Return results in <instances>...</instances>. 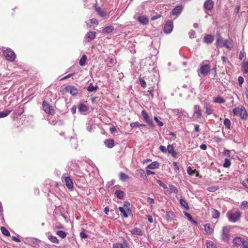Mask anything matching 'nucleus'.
I'll list each match as a JSON object with an SVG mask.
<instances>
[{
	"label": "nucleus",
	"mask_w": 248,
	"mask_h": 248,
	"mask_svg": "<svg viewBox=\"0 0 248 248\" xmlns=\"http://www.w3.org/2000/svg\"><path fill=\"white\" fill-rule=\"evenodd\" d=\"M232 112L234 115L239 116L243 119H246L248 116L246 109L242 106L233 109Z\"/></svg>",
	"instance_id": "nucleus-1"
},
{
	"label": "nucleus",
	"mask_w": 248,
	"mask_h": 248,
	"mask_svg": "<svg viewBox=\"0 0 248 248\" xmlns=\"http://www.w3.org/2000/svg\"><path fill=\"white\" fill-rule=\"evenodd\" d=\"M115 195L117 198L122 200L124 198V193L122 190H117L115 191Z\"/></svg>",
	"instance_id": "nucleus-27"
},
{
	"label": "nucleus",
	"mask_w": 248,
	"mask_h": 248,
	"mask_svg": "<svg viewBox=\"0 0 248 248\" xmlns=\"http://www.w3.org/2000/svg\"><path fill=\"white\" fill-rule=\"evenodd\" d=\"M49 240L52 243H55V244H59V241L58 239L57 238V237L53 235H49L48 237Z\"/></svg>",
	"instance_id": "nucleus-39"
},
{
	"label": "nucleus",
	"mask_w": 248,
	"mask_h": 248,
	"mask_svg": "<svg viewBox=\"0 0 248 248\" xmlns=\"http://www.w3.org/2000/svg\"><path fill=\"white\" fill-rule=\"evenodd\" d=\"M56 234L62 238H64L66 236V233L62 231H58L56 232Z\"/></svg>",
	"instance_id": "nucleus-43"
},
{
	"label": "nucleus",
	"mask_w": 248,
	"mask_h": 248,
	"mask_svg": "<svg viewBox=\"0 0 248 248\" xmlns=\"http://www.w3.org/2000/svg\"><path fill=\"white\" fill-rule=\"evenodd\" d=\"M87 60V57L85 55H83L80 59L79 64L80 66H84Z\"/></svg>",
	"instance_id": "nucleus-38"
},
{
	"label": "nucleus",
	"mask_w": 248,
	"mask_h": 248,
	"mask_svg": "<svg viewBox=\"0 0 248 248\" xmlns=\"http://www.w3.org/2000/svg\"><path fill=\"white\" fill-rule=\"evenodd\" d=\"M137 175L142 178L146 179L147 178L146 174H145L144 170L143 169H138L136 170Z\"/></svg>",
	"instance_id": "nucleus-28"
},
{
	"label": "nucleus",
	"mask_w": 248,
	"mask_h": 248,
	"mask_svg": "<svg viewBox=\"0 0 248 248\" xmlns=\"http://www.w3.org/2000/svg\"><path fill=\"white\" fill-rule=\"evenodd\" d=\"M173 28V22L171 21H168L164 26V31L166 33H170L172 31Z\"/></svg>",
	"instance_id": "nucleus-10"
},
{
	"label": "nucleus",
	"mask_w": 248,
	"mask_h": 248,
	"mask_svg": "<svg viewBox=\"0 0 248 248\" xmlns=\"http://www.w3.org/2000/svg\"><path fill=\"white\" fill-rule=\"evenodd\" d=\"M171 154L172 156H175L177 153L174 150V147L172 145H169L167 147V152Z\"/></svg>",
	"instance_id": "nucleus-25"
},
{
	"label": "nucleus",
	"mask_w": 248,
	"mask_h": 248,
	"mask_svg": "<svg viewBox=\"0 0 248 248\" xmlns=\"http://www.w3.org/2000/svg\"><path fill=\"white\" fill-rule=\"evenodd\" d=\"M146 217L148 218V221L150 223H153L154 222L153 218V217L151 216H150L149 215H146Z\"/></svg>",
	"instance_id": "nucleus-61"
},
{
	"label": "nucleus",
	"mask_w": 248,
	"mask_h": 248,
	"mask_svg": "<svg viewBox=\"0 0 248 248\" xmlns=\"http://www.w3.org/2000/svg\"><path fill=\"white\" fill-rule=\"evenodd\" d=\"M242 247L243 248H248V239L244 240Z\"/></svg>",
	"instance_id": "nucleus-58"
},
{
	"label": "nucleus",
	"mask_w": 248,
	"mask_h": 248,
	"mask_svg": "<svg viewBox=\"0 0 248 248\" xmlns=\"http://www.w3.org/2000/svg\"><path fill=\"white\" fill-rule=\"evenodd\" d=\"M167 215L170 218V220L173 219L174 217V215L171 212H167Z\"/></svg>",
	"instance_id": "nucleus-56"
},
{
	"label": "nucleus",
	"mask_w": 248,
	"mask_h": 248,
	"mask_svg": "<svg viewBox=\"0 0 248 248\" xmlns=\"http://www.w3.org/2000/svg\"><path fill=\"white\" fill-rule=\"evenodd\" d=\"M159 150L163 153H167V149L164 146L160 145L159 146Z\"/></svg>",
	"instance_id": "nucleus-57"
},
{
	"label": "nucleus",
	"mask_w": 248,
	"mask_h": 248,
	"mask_svg": "<svg viewBox=\"0 0 248 248\" xmlns=\"http://www.w3.org/2000/svg\"><path fill=\"white\" fill-rule=\"evenodd\" d=\"M95 11L97 12L98 14L101 17H104L106 15V13L103 11L101 8L99 7L95 8Z\"/></svg>",
	"instance_id": "nucleus-30"
},
{
	"label": "nucleus",
	"mask_w": 248,
	"mask_h": 248,
	"mask_svg": "<svg viewBox=\"0 0 248 248\" xmlns=\"http://www.w3.org/2000/svg\"><path fill=\"white\" fill-rule=\"evenodd\" d=\"M155 121L157 123L158 125L160 126H162L164 125L163 123L158 120L157 117L155 116L154 118Z\"/></svg>",
	"instance_id": "nucleus-53"
},
{
	"label": "nucleus",
	"mask_w": 248,
	"mask_h": 248,
	"mask_svg": "<svg viewBox=\"0 0 248 248\" xmlns=\"http://www.w3.org/2000/svg\"><path fill=\"white\" fill-rule=\"evenodd\" d=\"M230 165H231L230 160L228 158H226L225 159L224 163L223 164V167L224 168H228V167H230Z\"/></svg>",
	"instance_id": "nucleus-49"
},
{
	"label": "nucleus",
	"mask_w": 248,
	"mask_h": 248,
	"mask_svg": "<svg viewBox=\"0 0 248 248\" xmlns=\"http://www.w3.org/2000/svg\"><path fill=\"white\" fill-rule=\"evenodd\" d=\"M62 180L68 189H73V183L70 177L63 175L62 177Z\"/></svg>",
	"instance_id": "nucleus-8"
},
{
	"label": "nucleus",
	"mask_w": 248,
	"mask_h": 248,
	"mask_svg": "<svg viewBox=\"0 0 248 248\" xmlns=\"http://www.w3.org/2000/svg\"><path fill=\"white\" fill-rule=\"evenodd\" d=\"M204 231L207 234H212L214 232V227L210 224L207 223L204 225Z\"/></svg>",
	"instance_id": "nucleus-13"
},
{
	"label": "nucleus",
	"mask_w": 248,
	"mask_h": 248,
	"mask_svg": "<svg viewBox=\"0 0 248 248\" xmlns=\"http://www.w3.org/2000/svg\"><path fill=\"white\" fill-rule=\"evenodd\" d=\"M104 144L106 147L112 148L114 146V140L112 139L107 140L104 141Z\"/></svg>",
	"instance_id": "nucleus-23"
},
{
	"label": "nucleus",
	"mask_w": 248,
	"mask_h": 248,
	"mask_svg": "<svg viewBox=\"0 0 248 248\" xmlns=\"http://www.w3.org/2000/svg\"><path fill=\"white\" fill-rule=\"evenodd\" d=\"M170 192H174L175 193H177L178 192L177 188L173 185L170 186Z\"/></svg>",
	"instance_id": "nucleus-47"
},
{
	"label": "nucleus",
	"mask_w": 248,
	"mask_h": 248,
	"mask_svg": "<svg viewBox=\"0 0 248 248\" xmlns=\"http://www.w3.org/2000/svg\"><path fill=\"white\" fill-rule=\"evenodd\" d=\"M225 46L227 48H231L232 47V43L229 40H225L222 44V46Z\"/></svg>",
	"instance_id": "nucleus-33"
},
{
	"label": "nucleus",
	"mask_w": 248,
	"mask_h": 248,
	"mask_svg": "<svg viewBox=\"0 0 248 248\" xmlns=\"http://www.w3.org/2000/svg\"><path fill=\"white\" fill-rule=\"evenodd\" d=\"M114 30V28L112 26H108L103 28L102 32L103 33H109L111 32Z\"/></svg>",
	"instance_id": "nucleus-24"
},
{
	"label": "nucleus",
	"mask_w": 248,
	"mask_h": 248,
	"mask_svg": "<svg viewBox=\"0 0 248 248\" xmlns=\"http://www.w3.org/2000/svg\"><path fill=\"white\" fill-rule=\"evenodd\" d=\"M214 2L212 0H206L204 3V8L207 10H211L213 9Z\"/></svg>",
	"instance_id": "nucleus-11"
},
{
	"label": "nucleus",
	"mask_w": 248,
	"mask_h": 248,
	"mask_svg": "<svg viewBox=\"0 0 248 248\" xmlns=\"http://www.w3.org/2000/svg\"><path fill=\"white\" fill-rule=\"evenodd\" d=\"M176 111L179 117H181L184 115V111L182 109H178Z\"/></svg>",
	"instance_id": "nucleus-54"
},
{
	"label": "nucleus",
	"mask_w": 248,
	"mask_h": 248,
	"mask_svg": "<svg viewBox=\"0 0 248 248\" xmlns=\"http://www.w3.org/2000/svg\"><path fill=\"white\" fill-rule=\"evenodd\" d=\"M80 237L82 238H86L87 237V235H86V234L83 232H81L80 233Z\"/></svg>",
	"instance_id": "nucleus-63"
},
{
	"label": "nucleus",
	"mask_w": 248,
	"mask_h": 248,
	"mask_svg": "<svg viewBox=\"0 0 248 248\" xmlns=\"http://www.w3.org/2000/svg\"><path fill=\"white\" fill-rule=\"evenodd\" d=\"M214 102L222 104L225 102V100L222 97L218 96L215 99Z\"/></svg>",
	"instance_id": "nucleus-42"
},
{
	"label": "nucleus",
	"mask_w": 248,
	"mask_h": 248,
	"mask_svg": "<svg viewBox=\"0 0 248 248\" xmlns=\"http://www.w3.org/2000/svg\"><path fill=\"white\" fill-rule=\"evenodd\" d=\"M119 178L122 181H125L129 178V176L124 172H120L119 174Z\"/></svg>",
	"instance_id": "nucleus-37"
},
{
	"label": "nucleus",
	"mask_w": 248,
	"mask_h": 248,
	"mask_svg": "<svg viewBox=\"0 0 248 248\" xmlns=\"http://www.w3.org/2000/svg\"><path fill=\"white\" fill-rule=\"evenodd\" d=\"M43 110L47 114L53 115L55 114V110L53 107L46 101H44L42 103Z\"/></svg>",
	"instance_id": "nucleus-4"
},
{
	"label": "nucleus",
	"mask_w": 248,
	"mask_h": 248,
	"mask_svg": "<svg viewBox=\"0 0 248 248\" xmlns=\"http://www.w3.org/2000/svg\"><path fill=\"white\" fill-rule=\"evenodd\" d=\"M223 43V40L219 34H218L216 44L217 46L222 47Z\"/></svg>",
	"instance_id": "nucleus-34"
},
{
	"label": "nucleus",
	"mask_w": 248,
	"mask_h": 248,
	"mask_svg": "<svg viewBox=\"0 0 248 248\" xmlns=\"http://www.w3.org/2000/svg\"><path fill=\"white\" fill-rule=\"evenodd\" d=\"M242 67L244 72L245 73L248 74V61H244L243 62Z\"/></svg>",
	"instance_id": "nucleus-29"
},
{
	"label": "nucleus",
	"mask_w": 248,
	"mask_h": 248,
	"mask_svg": "<svg viewBox=\"0 0 248 248\" xmlns=\"http://www.w3.org/2000/svg\"><path fill=\"white\" fill-rule=\"evenodd\" d=\"M214 40V36L211 34H206L203 38V42L206 44H211Z\"/></svg>",
	"instance_id": "nucleus-17"
},
{
	"label": "nucleus",
	"mask_w": 248,
	"mask_h": 248,
	"mask_svg": "<svg viewBox=\"0 0 248 248\" xmlns=\"http://www.w3.org/2000/svg\"><path fill=\"white\" fill-rule=\"evenodd\" d=\"M138 20L143 25H147L149 22L148 18L145 16H140Z\"/></svg>",
	"instance_id": "nucleus-19"
},
{
	"label": "nucleus",
	"mask_w": 248,
	"mask_h": 248,
	"mask_svg": "<svg viewBox=\"0 0 248 248\" xmlns=\"http://www.w3.org/2000/svg\"><path fill=\"white\" fill-rule=\"evenodd\" d=\"M90 21L92 24H94L96 25H98V20L96 18H92L90 20Z\"/></svg>",
	"instance_id": "nucleus-59"
},
{
	"label": "nucleus",
	"mask_w": 248,
	"mask_h": 248,
	"mask_svg": "<svg viewBox=\"0 0 248 248\" xmlns=\"http://www.w3.org/2000/svg\"><path fill=\"white\" fill-rule=\"evenodd\" d=\"M231 227L227 226L223 227L221 233V238L225 242L228 243L230 240V231Z\"/></svg>",
	"instance_id": "nucleus-3"
},
{
	"label": "nucleus",
	"mask_w": 248,
	"mask_h": 248,
	"mask_svg": "<svg viewBox=\"0 0 248 248\" xmlns=\"http://www.w3.org/2000/svg\"><path fill=\"white\" fill-rule=\"evenodd\" d=\"M195 31L193 30H191L189 32V36L190 38H195Z\"/></svg>",
	"instance_id": "nucleus-55"
},
{
	"label": "nucleus",
	"mask_w": 248,
	"mask_h": 248,
	"mask_svg": "<svg viewBox=\"0 0 248 248\" xmlns=\"http://www.w3.org/2000/svg\"><path fill=\"white\" fill-rule=\"evenodd\" d=\"M130 204L128 202H125L122 207H119V210L124 217H128L131 213L129 209Z\"/></svg>",
	"instance_id": "nucleus-5"
},
{
	"label": "nucleus",
	"mask_w": 248,
	"mask_h": 248,
	"mask_svg": "<svg viewBox=\"0 0 248 248\" xmlns=\"http://www.w3.org/2000/svg\"><path fill=\"white\" fill-rule=\"evenodd\" d=\"M223 154L228 156H230V151H229V150H225L223 152Z\"/></svg>",
	"instance_id": "nucleus-64"
},
{
	"label": "nucleus",
	"mask_w": 248,
	"mask_h": 248,
	"mask_svg": "<svg viewBox=\"0 0 248 248\" xmlns=\"http://www.w3.org/2000/svg\"><path fill=\"white\" fill-rule=\"evenodd\" d=\"M223 124H224V125H225V126L228 129H230V128L231 121H230V120L229 119H228V118L225 119V120H224Z\"/></svg>",
	"instance_id": "nucleus-44"
},
{
	"label": "nucleus",
	"mask_w": 248,
	"mask_h": 248,
	"mask_svg": "<svg viewBox=\"0 0 248 248\" xmlns=\"http://www.w3.org/2000/svg\"><path fill=\"white\" fill-rule=\"evenodd\" d=\"M141 125H144L143 124H140L138 122H133V123H131L130 124V126L132 128H134V127H139L140 126H141Z\"/></svg>",
	"instance_id": "nucleus-52"
},
{
	"label": "nucleus",
	"mask_w": 248,
	"mask_h": 248,
	"mask_svg": "<svg viewBox=\"0 0 248 248\" xmlns=\"http://www.w3.org/2000/svg\"><path fill=\"white\" fill-rule=\"evenodd\" d=\"M66 90L73 95H76L78 93L77 89L73 86H69L66 87Z\"/></svg>",
	"instance_id": "nucleus-18"
},
{
	"label": "nucleus",
	"mask_w": 248,
	"mask_h": 248,
	"mask_svg": "<svg viewBox=\"0 0 248 248\" xmlns=\"http://www.w3.org/2000/svg\"><path fill=\"white\" fill-rule=\"evenodd\" d=\"M238 81L240 85H242L244 82V78L242 77H239L238 78Z\"/></svg>",
	"instance_id": "nucleus-62"
},
{
	"label": "nucleus",
	"mask_w": 248,
	"mask_h": 248,
	"mask_svg": "<svg viewBox=\"0 0 248 248\" xmlns=\"http://www.w3.org/2000/svg\"><path fill=\"white\" fill-rule=\"evenodd\" d=\"M139 81H140L141 86L144 88H145L146 86V83L145 81V80L141 78H140Z\"/></svg>",
	"instance_id": "nucleus-50"
},
{
	"label": "nucleus",
	"mask_w": 248,
	"mask_h": 248,
	"mask_svg": "<svg viewBox=\"0 0 248 248\" xmlns=\"http://www.w3.org/2000/svg\"><path fill=\"white\" fill-rule=\"evenodd\" d=\"M147 202L150 204H153L155 202L154 200L150 197L148 198Z\"/></svg>",
	"instance_id": "nucleus-60"
},
{
	"label": "nucleus",
	"mask_w": 248,
	"mask_h": 248,
	"mask_svg": "<svg viewBox=\"0 0 248 248\" xmlns=\"http://www.w3.org/2000/svg\"><path fill=\"white\" fill-rule=\"evenodd\" d=\"M211 213L212 217L214 218H218L219 217V212L215 209H211Z\"/></svg>",
	"instance_id": "nucleus-32"
},
{
	"label": "nucleus",
	"mask_w": 248,
	"mask_h": 248,
	"mask_svg": "<svg viewBox=\"0 0 248 248\" xmlns=\"http://www.w3.org/2000/svg\"><path fill=\"white\" fill-rule=\"evenodd\" d=\"M12 110L6 109L3 111L0 112V118L5 117L8 116Z\"/></svg>",
	"instance_id": "nucleus-35"
},
{
	"label": "nucleus",
	"mask_w": 248,
	"mask_h": 248,
	"mask_svg": "<svg viewBox=\"0 0 248 248\" xmlns=\"http://www.w3.org/2000/svg\"><path fill=\"white\" fill-rule=\"evenodd\" d=\"M244 239L240 237H237L234 238L232 240L233 246L238 247L243 245Z\"/></svg>",
	"instance_id": "nucleus-12"
},
{
	"label": "nucleus",
	"mask_w": 248,
	"mask_h": 248,
	"mask_svg": "<svg viewBox=\"0 0 248 248\" xmlns=\"http://www.w3.org/2000/svg\"><path fill=\"white\" fill-rule=\"evenodd\" d=\"M183 7L182 5L176 6L172 11L171 14L173 15L178 16L182 12Z\"/></svg>",
	"instance_id": "nucleus-14"
},
{
	"label": "nucleus",
	"mask_w": 248,
	"mask_h": 248,
	"mask_svg": "<svg viewBox=\"0 0 248 248\" xmlns=\"http://www.w3.org/2000/svg\"><path fill=\"white\" fill-rule=\"evenodd\" d=\"M206 245L207 248H217L215 243L210 240H206Z\"/></svg>",
	"instance_id": "nucleus-31"
},
{
	"label": "nucleus",
	"mask_w": 248,
	"mask_h": 248,
	"mask_svg": "<svg viewBox=\"0 0 248 248\" xmlns=\"http://www.w3.org/2000/svg\"><path fill=\"white\" fill-rule=\"evenodd\" d=\"M242 213L239 211L236 212L228 211L227 213V217L229 220L232 222H237L241 217Z\"/></svg>",
	"instance_id": "nucleus-2"
},
{
	"label": "nucleus",
	"mask_w": 248,
	"mask_h": 248,
	"mask_svg": "<svg viewBox=\"0 0 248 248\" xmlns=\"http://www.w3.org/2000/svg\"><path fill=\"white\" fill-rule=\"evenodd\" d=\"M78 109L81 113H85L89 110V108L85 105L80 104L78 106Z\"/></svg>",
	"instance_id": "nucleus-26"
},
{
	"label": "nucleus",
	"mask_w": 248,
	"mask_h": 248,
	"mask_svg": "<svg viewBox=\"0 0 248 248\" xmlns=\"http://www.w3.org/2000/svg\"><path fill=\"white\" fill-rule=\"evenodd\" d=\"M180 203L185 209H188L189 208V207H188L187 202H186V201H185L183 199H180Z\"/></svg>",
	"instance_id": "nucleus-40"
},
{
	"label": "nucleus",
	"mask_w": 248,
	"mask_h": 248,
	"mask_svg": "<svg viewBox=\"0 0 248 248\" xmlns=\"http://www.w3.org/2000/svg\"><path fill=\"white\" fill-rule=\"evenodd\" d=\"M196 171V170H192L191 167H187V172L190 175H193Z\"/></svg>",
	"instance_id": "nucleus-48"
},
{
	"label": "nucleus",
	"mask_w": 248,
	"mask_h": 248,
	"mask_svg": "<svg viewBox=\"0 0 248 248\" xmlns=\"http://www.w3.org/2000/svg\"><path fill=\"white\" fill-rule=\"evenodd\" d=\"M206 113L208 115H210L213 113V109L211 108L209 104H206L205 105Z\"/></svg>",
	"instance_id": "nucleus-41"
},
{
	"label": "nucleus",
	"mask_w": 248,
	"mask_h": 248,
	"mask_svg": "<svg viewBox=\"0 0 248 248\" xmlns=\"http://www.w3.org/2000/svg\"><path fill=\"white\" fill-rule=\"evenodd\" d=\"M132 234L141 236L143 234L142 231L139 228H135L130 231Z\"/></svg>",
	"instance_id": "nucleus-20"
},
{
	"label": "nucleus",
	"mask_w": 248,
	"mask_h": 248,
	"mask_svg": "<svg viewBox=\"0 0 248 248\" xmlns=\"http://www.w3.org/2000/svg\"><path fill=\"white\" fill-rule=\"evenodd\" d=\"M98 88L97 86H93L92 83H91L89 86L87 88V90L89 92H95Z\"/></svg>",
	"instance_id": "nucleus-36"
},
{
	"label": "nucleus",
	"mask_w": 248,
	"mask_h": 248,
	"mask_svg": "<svg viewBox=\"0 0 248 248\" xmlns=\"http://www.w3.org/2000/svg\"><path fill=\"white\" fill-rule=\"evenodd\" d=\"M156 182L158 183V184L161 186V187H162L163 188H164V189H167L168 188V187L167 186H166V185H165V184H164L163 183H162V182L159 180H156Z\"/></svg>",
	"instance_id": "nucleus-51"
},
{
	"label": "nucleus",
	"mask_w": 248,
	"mask_h": 248,
	"mask_svg": "<svg viewBox=\"0 0 248 248\" xmlns=\"http://www.w3.org/2000/svg\"><path fill=\"white\" fill-rule=\"evenodd\" d=\"M96 37V32L95 31H89L87 32L85 36V39L87 42H89L93 40Z\"/></svg>",
	"instance_id": "nucleus-15"
},
{
	"label": "nucleus",
	"mask_w": 248,
	"mask_h": 248,
	"mask_svg": "<svg viewBox=\"0 0 248 248\" xmlns=\"http://www.w3.org/2000/svg\"><path fill=\"white\" fill-rule=\"evenodd\" d=\"M1 231L2 233L5 236H9L10 234L9 231L4 227H1Z\"/></svg>",
	"instance_id": "nucleus-45"
},
{
	"label": "nucleus",
	"mask_w": 248,
	"mask_h": 248,
	"mask_svg": "<svg viewBox=\"0 0 248 248\" xmlns=\"http://www.w3.org/2000/svg\"><path fill=\"white\" fill-rule=\"evenodd\" d=\"M210 71V66L208 64H202L200 68L198 70V75H202L203 76H207Z\"/></svg>",
	"instance_id": "nucleus-6"
},
{
	"label": "nucleus",
	"mask_w": 248,
	"mask_h": 248,
	"mask_svg": "<svg viewBox=\"0 0 248 248\" xmlns=\"http://www.w3.org/2000/svg\"><path fill=\"white\" fill-rule=\"evenodd\" d=\"M194 114L197 117H200L202 116L201 109L199 106H195Z\"/></svg>",
	"instance_id": "nucleus-21"
},
{
	"label": "nucleus",
	"mask_w": 248,
	"mask_h": 248,
	"mask_svg": "<svg viewBox=\"0 0 248 248\" xmlns=\"http://www.w3.org/2000/svg\"><path fill=\"white\" fill-rule=\"evenodd\" d=\"M113 248H129L128 243L124 241L122 243H116L113 245Z\"/></svg>",
	"instance_id": "nucleus-16"
},
{
	"label": "nucleus",
	"mask_w": 248,
	"mask_h": 248,
	"mask_svg": "<svg viewBox=\"0 0 248 248\" xmlns=\"http://www.w3.org/2000/svg\"><path fill=\"white\" fill-rule=\"evenodd\" d=\"M141 116L143 117L144 120L147 123L150 125L154 126V124L152 120L150 118L147 111L145 110H143L141 111Z\"/></svg>",
	"instance_id": "nucleus-9"
},
{
	"label": "nucleus",
	"mask_w": 248,
	"mask_h": 248,
	"mask_svg": "<svg viewBox=\"0 0 248 248\" xmlns=\"http://www.w3.org/2000/svg\"><path fill=\"white\" fill-rule=\"evenodd\" d=\"M159 166V163L156 161H154L147 166V169H155L158 168Z\"/></svg>",
	"instance_id": "nucleus-22"
},
{
	"label": "nucleus",
	"mask_w": 248,
	"mask_h": 248,
	"mask_svg": "<svg viewBox=\"0 0 248 248\" xmlns=\"http://www.w3.org/2000/svg\"><path fill=\"white\" fill-rule=\"evenodd\" d=\"M247 207H248V202L246 201H243L240 205V208L244 209Z\"/></svg>",
	"instance_id": "nucleus-46"
},
{
	"label": "nucleus",
	"mask_w": 248,
	"mask_h": 248,
	"mask_svg": "<svg viewBox=\"0 0 248 248\" xmlns=\"http://www.w3.org/2000/svg\"><path fill=\"white\" fill-rule=\"evenodd\" d=\"M3 55L7 61L13 62L15 60L16 54L10 48H7L3 52Z\"/></svg>",
	"instance_id": "nucleus-7"
}]
</instances>
